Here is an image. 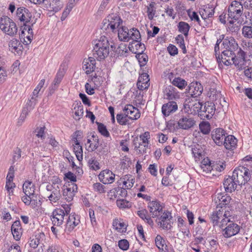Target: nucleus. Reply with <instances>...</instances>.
Listing matches in <instances>:
<instances>
[{
  "mask_svg": "<svg viewBox=\"0 0 252 252\" xmlns=\"http://www.w3.org/2000/svg\"><path fill=\"white\" fill-rule=\"evenodd\" d=\"M217 196L214 198V201L217 204L216 210L213 213L210 218L213 225L218 224L219 220H221L220 226L222 227L233 219L231 213L226 210L225 207L229 203L231 199L227 194L219 193Z\"/></svg>",
  "mask_w": 252,
  "mask_h": 252,
  "instance_id": "nucleus-1",
  "label": "nucleus"
},
{
  "mask_svg": "<svg viewBox=\"0 0 252 252\" xmlns=\"http://www.w3.org/2000/svg\"><path fill=\"white\" fill-rule=\"evenodd\" d=\"M94 47L93 55L98 61L104 60L109 55L110 44L108 38L105 36H101L98 40L94 42Z\"/></svg>",
  "mask_w": 252,
  "mask_h": 252,
  "instance_id": "nucleus-2",
  "label": "nucleus"
},
{
  "mask_svg": "<svg viewBox=\"0 0 252 252\" xmlns=\"http://www.w3.org/2000/svg\"><path fill=\"white\" fill-rule=\"evenodd\" d=\"M0 29L5 34L13 36L17 32L16 24L7 16L0 18Z\"/></svg>",
  "mask_w": 252,
  "mask_h": 252,
  "instance_id": "nucleus-3",
  "label": "nucleus"
},
{
  "mask_svg": "<svg viewBox=\"0 0 252 252\" xmlns=\"http://www.w3.org/2000/svg\"><path fill=\"white\" fill-rule=\"evenodd\" d=\"M122 22V20L118 15L114 13L111 14L103 20L101 29L105 31L108 30L109 32H113L120 26Z\"/></svg>",
  "mask_w": 252,
  "mask_h": 252,
  "instance_id": "nucleus-4",
  "label": "nucleus"
},
{
  "mask_svg": "<svg viewBox=\"0 0 252 252\" xmlns=\"http://www.w3.org/2000/svg\"><path fill=\"white\" fill-rule=\"evenodd\" d=\"M232 176L238 185L245 184L251 179L250 170L244 166H240L236 168L233 172Z\"/></svg>",
  "mask_w": 252,
  "mask_h": 252,
  "instance_id": "nucleus-5",
  "label": "nucleus"
},
{
  "mask_svg": "<svg viewBox=\"0 0 252 252\" xmlns=\"http://www.w3.org/2000/svg\"><path fill=\"white\" fill-rule=\"evenodd\" d=\"M241 3L239 1L237 0H234L231 2L228 8L229 18L237 21L242 16L243 14L244 7Z\"/></svg>",
  "mask_w": 252,
  "mask_h": 252,
  "instance_id": "nucleus-6",
  "label": "nucleus"
},
{
  "mask_svg": "<svg viewBox=\"0 0 252 252\" xmlns=\"http://www.w3.org/2000/svg\"><path fill=\"white\" fill-rule=\"evenodd\" d=\"M227 223L226 225H225L222 227L220 226V222L221 220H219V223L218 224L214 225V226H218L219 228L221 229L223 231H225L224 234L227 235V236H233L236 235L240 231V227L238 225L233 222L232 220Z\"/></svg>",
  "mask_w": 252,
  "mask_h": 252,
  "instance_id": "nucleus-7",
  "label": "nucleus"
},
{
  "mask_svg": "<svg viewBox=\"0 0 252 252\" xmlns=\"http://www.w3.org/2000/svg\"><path fill=\"white\" fill-rule=\"evenodd\" d=\"M46 189L51 191V194L48 198L51 203H56L61 198V193L60 186L55 183L52 185H48L46 186Z\"/></svg>",
  "mask_w": 252,
  "mask_h": 252,
  "instance_id": "nucleus-8",
  "label": "nucleus"
},
{
  "mask_svg": "<svg viewBox=\"0 0 252 252\" xmlns=\"http://www.w3.org/2000/svg\"><path fill=\"white\" fill-rule=\"evenodd\" d=\"M63 2L61 0H45L43 6L54 14L60 11L63 7Z\"/></svg>",
  "mask_w": 252,
  "mask_h": 252,
  "instance_id": "nucleus-9",
  "label": "nucleus"
},
{
  "mask_svg": "<svg viewBox=\"0 0 252 252\" xmlns=\"http://www.w3.org/2000/svg\"><path fill=\"white\" fill-rule=\"evenodd\" d=\"M236 57V54L229 51L223 50L220 56L219 55L218 62L222 63L226 65L232 64Z\"/></svg>",
  "mask_w": 252,
  "mask_h": 252,
  "instance_id": "nucleus-10",
  "label": "nucleus"
},
{
  "mask_svg": "<svg viewBox=\"0 0 252 252\" xmlns=\"http://www.w3.org/2000/svg\"><path fill=\"white\" fill-rule=\"evenodd\" d=\"M123 111L125 113V115L131 120H137L140 117L139 110L131 104L126 105L123 109Z\"/></svg>",
  "mask_w": 252,
  "mask_h": 252,
  "instance_id": "nucleus-11",
  "label": "nucleus"
},
{
  "mask_svg": "<svg viewBox=\"0 0 252 252\" xmlns=\"http://www.w3.org/2000/svg\"><path fill=\"white\" fill-rule=\"evenodd\" d=\"M215 104L213 103L207 102L205 103L199 115L202 119L206 118L209 120L215 114Z\"/></svg>",
  "mask_w": 252,
  "mask_h": 252,
  "instance_id": "nucleus-12",
  "label": "nucleus"
},
{
  "mask_svg": "<svg viewBox=\"0 0 252 252\" xmlns=\"http://www.w3.org/2000/svg\"><path fill=\"white\" fill-rule=\"evenodd\" d=\"M160 216L159 219L160 221L158 222V225L163 229H170L172 226L171 220L172 217L171 213L168 211L162 212Z\"/></svg>",
  "mask_w": 252,
  "mask_h": 252,
  "instance_id": "nucleus-13",
  "label": "nucleus"
},
{
  "mask_svg": "<svg viewBox=\"0 0 252 252\" xmlns=\"http://www.w3.org/2000/svg\"><path fill=\"white\" fill-rule=\"evenodd\" d=\"M224 50L235 53L238 50L239 46L236 40L232 37H227L222 41Z\"/></svg>",
  "mask_w": 252,
  "mask_h": 252,
  "instance_id": "nucleus-14",
  "label": "nucleus"
},
{
  "mask_svg": "<svg viewBox=\"0 0 252 252\" xmlns=\"http://www.w3.org/2000/svg\"><path fill=\"white\" fill-rule=\"evenodd\" d=\"M225 131L222 128H218L212 131V138L215 143L219 146L222 145L225 138Z\"/></svg>",
  "mask_w": 252,
  "mask_h": 252,
  "instance_id": "nucleus-15",
  "label": "nucleus"
},
{
  "mask_svg": "<svg viewBox=\"0 0 252 252\" xmlns=\"http://www.w3.org/2000/svg\"><path fill=\"white\" fill-rule=\"evenodd\" d=\"M77 190V186L74 183L68 184L66 186V188L63 189V196L64 199L68 202H70L73 199L75 192Z\"/></svg>",
  "mask_w": 252,
  "mask_h": 252,
  "instance_id": "nucleus-16",
  "label": "nucleus"
},
{
  "mask_svg": "<svg viewBox=\"0 0 252 252\" xmlns=\"http://www.w3.org/2000/svg\"><path fill=\"white\" fill-rule=\"evenodd\" d=\"M203 87L198 82H192L189 86L188 93L192 97H197L202 94Z\"/></svg>",
  "mask_w": 252,
  "mask_h": 252,
  "instance_id": "nucleus-17",
  "label": "nucleus"
},
{
  "mask_svg": "<svg viewBox=\"0 0 252 252\" xmlns=\"http://www.w3.org/2000/svg\"><path fill=\"white\" fill-rule=\"evenodd\" d=\"M65 212L61 209H55L52 213V221L54 225H61L64 220Z\"/></svg>",
  "mask_w": 252,
  "mask_h": 252,
  "instance_id": "nucleus-18",
  "label": "nucleus"
},
{
  "mask_svg": "<svg viewBox=\"0 0 252 252\" xmlns=\"http://www.w3.org/2000/svg\"><path fill=\"white\" fill-rule=\"evenodd\" d=\"M150 213L153 218L159 216L162 212V207L159 202L153 201L148 204Z\"/></svg>",
  "mask_w": 252,
  "mask_h": 252,
  "instance_id": "nucleus-19",
  "label": "nucleus"
},
{
  "mask_svg": "<svg viewBox=\"0 0 252 252\" xmlns=\"http://www.w3.org/2000/svg\"><path fill=\"white\" fill-rule=\"evenodd\" d=\"M115 175L109 170H104L101 171L99 176V180L104 184H111L115 180Z\"/></svg>",
  "mask_w": 252,
  "mask_h": 252,
  "instance_id": "nucleus-20",
  "label": "nucleus"
},
{
  "mask_svg": "<svg viewBox=\"0 0 252 252\" xmlns=\"http://www.w3.org/2000/svg\"><path fill=\"white\" fill-rule=\"evenodd\" d=\"M17 17L20 21L25 23L29 22L31 18L32 15L29 10L25 7H19L16 11Z\"/></svg>",
  "mask_w": 252,
  "mask_h": 252,
  "instance_id": "nucleus-21",
  "label": "nucleus"
},
{
  "mask_svg": "<svg viewBox=\"0 0 252 252\" xmlns=\"http://www.w3.org/2000/svg\"><path fill=\"white\" fill-rule=\"evenodd\" d=\"M95 58L89 57L85 59L83 62V68L87 74H89L93 72L95 68Z\"/></svg>",
  "mask_w": 252,
  "mask_h": 252,
  "instance_id": "nucleus-22",
  "label": "nucleus"
},
{
  "mask_svg": "<svg viewBox=\"0 0 252 252\" xmlns=\"http://www.w3.org/2000/svg\"><path fill=\"white\" fill-rule=\"evenodd\" d=\"M241 24L245 25L242 29V35L246 38H252V23L249 24L248 20H244V18H241Z\"/></svg>",
  "mask_w": 252,
  "mask_h": 252,
  "instance_id": "nucleus-23",
  "label": "nucleus"
},
{
  "mask_svg": "<svg viewBox=\"0 0 252 252\" xmlns=\"http://www.w3.org/2000/svg\"><path fill=\"white\" fill-rule=\"evenodd\" d=\"M178 109V105L175 101H169L162 106V113L165 116L175 112Z\"/></svg>",
  "mask_w": 252,
  "mask_h": 252,
  "instance_id": "nucleus-24",
  "label": "nucleus"
},
{
  "mask_svg": "<svg viewBox=\"0 0 252 252\" xmlns=\"http://www.w3.org/2000/svg\"><path fill=\"white\" fill-rule=\"evenodd\" d=\"M238 184L233 178V176H228L225 179L223 182V186L225 190L227 192H231L236 189Z\"/></svg>",
  "mask_w": 252,
  "mask_h": 252,
  "instance_id": "nucleus-25",
  "label": "nucleus"
},
{
  "mask_svg": "<svg viewBox=\"0 0 252 252\" xmlns=\"http://www.w3.org/2000/svg\"><path fill=\"white\" fill-rule=\"evenodd\" d=\"M195 122L192 118L189 116L183 117L178 122L179 126L184 129H188L195 125Z\"/></svg>",
  "mask_w": 252,
  "mask_h": 252,
  "instance_id": "nucleus-26",
  "label": "nucleus"
},
{
  "mask_svg": "<svg viewBox=\"0 0 252 252\" xmlns=\"http://www.w3.org/2000/svg\"><path fill=\"white\" fill-rule=\"evenodd\" d=\"M237 143V139L234 136L230 135L225 137L222 145H224L226 149L233 150L236 148Z\"/></svg>",
  "mask_w": 252,
  "mask_h": 252,
  "instance_id": "nucleus-27",
  "label": "nucleus"
},
{
  "mask_svg": "<svg viewBox=\"0 0 252 252\" xmlns=\"http://www.w3.org/2000/svg\"><path fill=\"white\" fill-rule=\"evenodd\" d=\"M8 46L9 50L14 53L19 54L23 49L22 44L18 40L15 38L9 41Z\"/></svg>",
  "mask_w": 252,
  "mask_h": 252,
  "instance_id": "nucleus-28",
  "label": "nucleus"
},
{
  "mask_svg": "<svg viewBox=\"0 0 252 252\" xmlns=\"http://www.w3.org/2000/svg\"><path fill=\"white\" fill-rule=\"evenodd\" d=\"M133 145L134 146V149L139 154H144L146 152V149L148 145L143 144L139 141L138 136H136L133 140Z\"/></svg>",
  "mask_w": 252,
  "mask_h": 252,
  "instance_id": "nucleus-29",
  "label": "nucleus"
},
{
  "mask_svg": "<svg viewBox=\"0 0 252 252\" xmlns=\"http://www.w3.org/2000/svg\"><path fill=\"white\" fill-rule=\"evenodd\" d=\"M23 189L25 195L32 196L35 194L34 185L31 181H26L23 185Z\"/></svg>",
  "mask_w": 252,
  "mask_h": 252,
  "instance_id": "nucleus-30",
  "label": "nucleus"
},
{
  "mask_svg": "<svg viewBox=\"0 0 252 252\" xmlns=\"http://www.w3.org/2000/svg\"><path fill=\"white\" fill-rule=\"evenodd\" d=\"M130 30L125 27H122L118 30V37L121 41L127 42L129 40Z\"/></svg>",
  "mask_w": 252,
  "mask_h": 252,
  "instance_id": "nucleus-31",
  "label": "nucleus"
},
{
  "mask_svg": "<svg viewBox=\"0 0 252 252\" xmlns=\"http://www.w3.org/2000/svg\"><path fill=\"white\" fill-rule=\"evenodd\" d=\"M65 72V71L64 68H62L61 67L59 68L53 83V87L54 89H57L58 86L61 83L64 76Z\"/></svg>",
  "mask_w": 252,
  "mask_h": 252,
  "instance_id": "nucleus-32",
  "label": "nucleus"
},
{
  "mask_svg": "<svg viewBox=\"0 0 252 252\" xmlns=\"http://www.w3.org/2000/svg\"><path fill=\"white\" fill-rule=\"evenodd\" d=\"M13 236H19L22 234V229L20 220L15 221L11 226Z\"/></svg>",
  "mask_w": 252,
  "mask_h": 252,
  "instance_id": "nucleus-33",
  "label": "nucleus"
},
{
  "mask_svg": "<svg viewBox=\"0 0 252 252\" xmlns=\"http://www.w3.org/2000/svg\"><path fill=\"white\" fill-rule=\"evenodd\" d=\"M113 226L115 229L122 234L125 232L126 230V225L123 221L118 219H115L113 220Z\"/></svg>",
  "mask_w": 252,
  "mask_h": 252,
  "instance_id": "nucleus-34",
  "label": "nucleus"
},
{
  "mask_svg": "<svg viewBox=\"0 0 252 252\" xmlns=\"http://www.w3.org/2000/svg\"><path fill=\"white\" fill-rule=\"evenodd\" d=\"M241 21V19L237 23H235L233 19L230 20L228 24L229 31L232 33H237L239 31L241 28V25L242 24L240 22Z\"/></svg>",
  "mask_w": 252,
  "mask_h": 252,
  "instance_id": "nucleus-35",
  "label": "nucleus"
},
{
  "mask_svg": "<svg viewBox=\"0 0 252 252\" xmlns=\"http://www.w3.org/2000/svg\"><path fill=\"white\" fill-rule=\"evenodd\" d=\"M31 203L30 205L33 209H38L41 205V198L38 194H34L31 196Z\"/></svg>",
  "mask_w": 252,
  "mask_h": 252,
  "instance_id": "nucleus-36",
  "label": "nucleus"
},
{
  "mask_svg": "<svg viewBox=\"0 0 252 252\" xmlns=\"http://www.w3.org/2000/svg\"><path fill=\"white\" fill-rule=\"evenodd\" d=\"M41 237H30V239L28 242L29 245L30 247L33 249L37 248L38 246H40L41 248L42 246H44L43 244L42 243V239H41Z\"/></svg>",
  "mask_w": 252,
  "mask_h": 252,
  "instance_id": "nucleus-37",
  "label": "nucleus"
},
{
  "mask_svg": "<svg viewBox=\"0 0 252 252\" xmlns=\"http://www.w3.org/2000/svg\"><path fill=\"white\" fill-rule=\"evenodd\" d=\"M171 82L174 86L181 90L184 89L188 85L187 82L180 77L175 78Z\"/></svg>",
  "mask_w": 252,
  "mask_h": 252,
  "instance_id": "nucleus-38",
  "label": "nucleus"
},
{
  "mask_svg": "<svg viewBox=\"0 0 252 252\" xmlns=\"http://www.w3.org/2000/svg\"><path fill=\"white\" fill-rule=\"evenodd\" d=\"M232 64H234L237 68L239 70L245 69L247 67L246 59H243V58L238 59L236 57Z\"/></svg>",
  "mask_w": 252,
  "mask_h": 252,
  "instance_id": "nucleus-39",
  "label": "nucleus"
},
{
  "mask_svg": "<svg viewBox=\"0 0 252 252\" xmlns=\"http://www.w3.org/2000/svg\"><path fill=\"white\" fill-rule=\"evenodd\" d=\"M179 31L183 33L185 36H188L190 29L189 25L185 22H180L178 25Z\"/></svg>",
  "mask_w": 252,
  "mask_h": 252,
  "instance_id": "nucleus-40",
  "label": "nucleus"
},
{
  "mask_svg": "<svg viewBox=\"0 0 252 252\" xmlns=\"http://www.w3.org/2000/svg\"><path fill=\"white\" fill-rule=\"evenodd\" d=\"M147 211L145 209H142L141 210L137 211V215L142 219L146 220L147 222L150 225H153L154 224L153 220L151 219L150 217L147 216Z\"/></svg>",
  "mask_w": 252,
  "mask_h": 252,
  "instance_id": "nucleus-41",
  "label": "nucleus"
},
{
  "mask_svg": "<svg viewBox=\"0 0 252 252\" xmlns=\"http://www.w3.org/2000/svg\"><path fill=\"white\" fill-rule=\"evenodd\" d=\"M199 129L204 134H208L211 131V126L208 122L202 121L199 125Z\"/></svg>",
  "mask_w": 252,
  "mask_h": 252,
  "instance_id": "nucleus-42",
  "label": "nucleus"
},
{
  "mask_svg": "<svg viewBox=\"0 0 252 252\" xmlns=\"http://www.w3.org/2000/svg\"><path fill=\"white\" fill-rule=\"evenodd\" d=\"M74 119L79 120L83 116L84 113L83 106L81 104L79 105H77L74 107Z\"/></svg>",
  "mask_w": 252,
  "mask_h": 252,
  "instance_id": "nucleus-43",
  "label": "nucleus"
},
{
  "mask_svg": "<svg viewBox=\"0 0 252 252\" xmlns=\"http://www.w3.org/2000/svg\"><path fill=\"white\" fill-rule=\"evenodd\" d=\"M140 33L138 30L135 29L134 28L130 30L129 40L131 39L136 42H139V40L140 39Z\"/></svg>",
  "mask_w": 252,
  "mask_h": 252,
  "instance_id": "nucleus-44",
  "label": "nucleus"
},
{
  "mask_svg": "<svg viewBox=\"0 0 252 252\" xmlns=\"http://www.w3.org/2000/svg\"><path fill=\"white\" fill-rule=\"evenodd\" d=\"M155 2H151L148 6H147V13L149 19L152 20L153 19L154 17L156 14V8L155 7Z\"/></svg>",
  "mask_w": 252,
  "mask_h": 252,
  "instance_id": "nucleus-45",
  "label": "nucleus"
},
{
  "mask_svg": "<svg viewBox=\"0 0 252 252\" xmlns=\"http://www.w3.org/2000/svg\"><path fill=\"white\" fill-rule=\"evenodd\" d=\"M177 43L179 47L182 49L184 54L187 53V50L185 45L184 38L183 35H178L175 38Z\"/></svg>",
  "mask_w": 252,
  "mask_h": 252,
  "instance_id": "nucleus-46",
  "label": "nucleus"
},
{
  "mask_svg": "<svg viewBox=\"0 0 252 252\" xmlns=\"http://www.w3.org/2000/svg\"><path fill=\"white\" fill-rule=\"evenodd\" d=\"M36 98L33 96H32L31 98L27 102L26 107L24 108V109H26L29 113V112L32 110L34 107V106L36 103Z\"/></svg>",
  "mask_w": 252,
  "mask_h": 252,
  "instance_id": "nucleus-47",
  "label": "nucleus"
},
{
  "mask_svg": "<svg viewBox=\"0 0 252 252\" xmlns=\"http://www.w3.org/2000/svg\"><path fill=\"white\" fill-rule=\"evenodd\" d=\"M155 243L157 247L159 249L163 250L164 247L166 248L167 247L166 241L163 237H156Z\"/></svg>",
  "mask_w": 252,
  "mask_h": 252,
  "instance_id": "nucleus-48",
  "label": "nucleus"
},
{
  "mask_svg": "<svg viewBox=\"0 0 252 252\" xmlns=\"http://www.w3.org/2000/svg\"><path fill=\"white\" fill-rule=\"evenodd\" d=\"M117 206L121 208H130L131 206V203L124 199L117 200Z\"/></svg>",
  "mask_w": 252,
  "mask_h": 252,
  "instance_id": "nucleus-49",
  "label": "nucleus"
},
{
  "mask_svg": "<svg viewBox=\"0 0 252 252\" xmlns=\"http://www.w3.org/2000/svg\"><path fill=\"white\" fill-rule=\"evenodd\" d=\"M98 130L99 132L104 136L108 137L110 136L109 132L106 129V126L101 123H97Z\"/></svg>",
  "mask_w": 252,
  "mask_h": 252,
  "instance_id": "nucleus-50",
  "label": "nucleus"
},
{
  "mask_svg": "<svg viewBox=\"0 0 252 252\" xmlns=\"http://www.w3.org/2000/svg\"><path fill=\"white\" fill-rule=\"evenodd\" d=\"M74 151L77 159L81 161L83 159V149L82 146H74Z\"/></svg>",
  "mask_w": 252,
  "mask_h": 252,
  "instance_id": "nucleus-51",
  "label": "nucleus"
},
{
  "mask_svg": "<svg viewBox=\"0 0 252 252\" xmlns=\"http://www.w3.org/2000/svg\"><path fill=\"white\" fill-rule=\"evenodd\" d=\"M117 121L118 123L122 125H125L128 122V118L124 114H117L116 116Z\"/></svg>",
  "mask_w": 252,
  "mask_h": 252,
  "instance_id": "nucleus-52",
  "label": "nucleus"
},
{
  "mask_svg": "<svg viewBox=\"0 0 252 252\" xmlns=\"http://www.w3.org/2000/svg\"><path fill=\"white\" fill-rule=\"evenodd\" d=\"M139 139V141H142V143L144 144L149 145V141L150 139V132L147 131L144 132L143 134L140 135Z\"/></svg>",
  "mask_w": 252,
  "mask_h": 252,
  "instance_id": "nucleus-53",
  "label": "nucleus"
},
{
  "mask_svg": "<svg viewBox=\"0 0 252 252\" xmlns=\"http://www.w3.org/2000/svg\"><path fill=\"white\" fill-rule=\"evenodd\" d=\"M45 79H42L40 80V82L35 88V89L33 90L32 93V96L37 98L38 97V94L40 91L41 88L43 87L45 83Z\"/></svg>",
  "mask_w": 252,
  "mask_h": 252,
  "instance_id": "nucleus-54",
  "label": "nucleus"
},
{
  "mask_svg": "<svg viewBox=\"0 0 252 252\" xmlns=\"http://www.w3.org/2000/svg\"><path fill=\"white\" fill-rule=\"evenodd\" d=\"M105 187L100 183H96L93 185V189L95 191L99 193H103L105 192Z\"/></svg>",
  "mask_w": 252,
  "mask_h": 252,
  "instance_id": "nucleus-55",
  "label": "nucleus"
},
{
  "mask_svg": "<svg viewBox=\"0 0 252 252\" xmlns=\"http://www.w3.org/2000/svg\"><path fill=\"white\" fill-rule=\"evenodd\" d=\"M92 137L93 138L94 145H92L91 146V151H94L98 147L99 139L98 136L96 135H94V134L92 135Z\"/></svg>",
  "mask_w": 252,
  "mask_h": 252,
  "instance_id": "nucleus-56",
  "label": "nucleus"
},
{
  "mask_svg": "<svg viewBox=\"0 0 252 252\" xmlns=\"http://www.w3.org/2000/svg\"><path fill=\"white\" fill-rule=\"evenodd\" d=\"M118 246L123 250H127L129 248V242L126 239L121 240L119 241Z\"/></svg>",
  "mask_w": 252,
  "mask_h": 252,
  "instance_id": "nucleus-57",
  "label": "nucleus"
},
{
  "mask_svg": "<svg viewBox=\"0 0 252 252\" xmlns=\"http://www.w3.org/2000/svg\"><path fill=\"white\" fill-rule=\"evenodd\" d=\"M7 73L3 67L0 66V84L4 83L6 79Z\"/></svg>",
  "mask_w": 252,
  "mask_h": 252,
  "instance_id": "nucleus-58",
  "label": "nucleus"
},
{
  "mask_svg": "<svg viewBox=\"0 0 252 252\" xmlns=\"http://www.w3.org/2000/svg\"><path fill=\"white\" fill-rule=\"evenodd\" d=\"M25 31H27L28 34L30 35L32 34L33 35L32 29V28L30 26L25 24L23 27L21 33L20 35V37L23 38V36H24Z\"/></svg>",
  "mask_w": 252,
  "mask_h": 252,
  "instance_id": "nucleus-59",
  "label": "nucleus"
},
{
  "mask_svg": "<svg viewBox=\"0 0 252 252\" xmlns=\"http://www.w3.org/2000/svg\"><path fill=\"white\" fill-rule=\"evenodd\" d=\"M28 114V111L26 109H23L22 113L19 117L18 121V125L21 126L22 123L24 122L27 115Z\"/></svg>",
  "mask_w": 252,
  "mask_h": 252,
  "instance_id": "nucleus-60",
  "label": "nucleus"
},
{
  "mask_svg": "<svg viewBox=\"0 0 252 252\" xmlns=\"http://www.w3.org/2000/svg\"><path fill=\"white\" fill-rule=\"evenodd\" d=\"M167 51L171 56H175L178 54V49L174 45L170 44L167 47Z\"/></svg>",
  "mask_w": 252,
  "mask_h": 252,
  "instance_id": "nucleus-61",
  "label": "nucleus"
},
{
  "mask_svg": "<svg viewBox=\"0 0 252 252\" xmlns=\"http://www.w3.org/2000/svg\"><path fill=\"white\" fill-rule=\"evenodd\" d=\"M44 129L45 127H37L35 130V132L36 133V135L38 137H40L41 139H44L45 138V134H44Z\"/></svg>",
  "mask_w": 252,
  "mask_h": 252,
  "instance_id": "nucleus-62",
  "label": "nucleus"
},
{
  "mask_svg": "<svg viewBox=\"0 0 252 252\" xmlns=\"http://www.w3.org/2000/svg\"><path fill=\"white\" fill-rule=\"evenodd\" d=\"M243 7L250 9L252 8V0H239Z\"/></svg>",
  "mask_w": 252,
  "mask_h": 252,
  "instance_id": "nucleus-63",
  "label": "nucleus"
},
{
  "mask_svg": "<svg viewBox=\"0 0 252 252\" xmlns=\"http://www.w3.org/2000/svg\"><path fill=\"white\" fill-rule=\"evenodd\" d=\"M244 73L249 81H252V67H249L245 69Z\"/></svg>",
  "mask_w": 252,
  "mask_h": 252,
  "instance_id": "nucleus-64",
  "label": "nucleus"
}]
</instances>
